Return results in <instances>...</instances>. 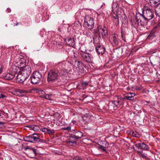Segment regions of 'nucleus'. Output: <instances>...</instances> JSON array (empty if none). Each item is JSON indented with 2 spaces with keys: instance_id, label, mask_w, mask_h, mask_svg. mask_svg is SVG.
Instances as JSON below:
<instances>
[{
  "instance_id": "obj_48",
  "label": "nucleus",
  "mask_w": 160,
  "mask_h": 160,
  "mask_svg": "<svg viewBox=\"0 0 160 160\" xmlns=\"http://www.w3.org/2000/svg\"><path fill=\"white\" fill-rule=\"evenodd\" d=\"M6 11L8 12H10L11 11V10L9 8H7Z\"/></svg>"
},
{
  "instance_id": "obj_31",
  "label": "nucleus",
  "mask_w": 160,
  "mask_h": 160,
  "mask_svg": "<svg viewBox=\"0 0 160 160\" xmlns=\"http://www.w3.org/2000/svg\"><path fill=\"white\" fill-rule=\"evenodd\" d=\"M35 142L36 143H38L39 142H42V140L40 139L38 137L33 136L32 142Z\"/></svg>"
},
{
  "instance_id": "obj_46",
  "label": "nucleus",
  "mask_w": 160,
  "mask_h": 160,
  "mask_svg": "<svg viewBox=\"0 0 160 160\" xmlns=\"http://www.w3.org/2000/svg\"><path fill=\"white\" fill-rule=\"evenodd\" d=\"M28 127H29V128H31L33 129V130H34L35 127H34L33 126H28Z\"/></svg>"
},
{
  "instance_id": "obj_2",
  "label": "nucleus",
  "mask_w": 160,
  "mask_h": 160,
  "mask_svg": "<svg viewBox=\"0 0 160 160\" xmlns=\"http://www.w3.org/2000/svg\"><path fill=\"white\" fill-rule=\"evenodd\" d=\"M69 63H67L65 61L58 62L55 63L56 66H58L57 68V72H58L59 75L61 76H63L65 75V72L64 70H66L68 69Z\"/></svg>"
},
{
  "instance_id": "obj_6",
  "label": "nucleus",
  "mask_w": 160,
  "mask_h": 160,
  "mask_svg": "<svg viewBox=\"0 0 160 160\" xmlns=\"http://www.w3.org/2000/svg\"><path fill=\"white\" fill-rule=\"evenodd\" d=\"M97 29L98 31V38L101 36L103 39H104L108 35V32L106 28L103 26L98 25Z\"/></svg>"
},
{
  "instance_id": "obj_9",
  "label": "nucleus",
  "mask_w": 160,
  "mask_h": 160,
  "mask_svg": "<svg viewBox=\"0 0 160 160\" xmlns=\"http://www.w3.org/2000/svg\"><path fill=\"white\" fill-rule=\"evenodd\" d=\"M75 64L77 65V66L79 69V74L81 76H83L86 73V71L83 69V63L82 62L80 61H75Z\"/></svg>"
},
{
  "instance_id": "obj_52",
  "label": "nucleus",
  "mask_w": 160,
  "mask_h": 160,
  "mask_svg": "<svg viewBox=\"0 0 160 160\" xmlns=\"http://www.w3.org/2000/svg\"><path fill=\"white\" fill-rule=\"evenodd\" d=\"M158 157L160 159V153L158 155Z\"/></svg>"
},
{
  "instance_id": "obj_50",
  "label": "nucleus",
  "mask_w": 160,
  "mask_h": 160,
  "mask_svg": "<svg viewBox=\"0 0 160 160\" xmlns=\"http://www.w3.org/2000/svg\"><path fill=\"white\" fill-rule=\"evenodd\" d=\"M41 93L43 94H44L45 93V92L43 91H41Z\"/></svg>"
},
{
  "instance_id": "obj_42",
  "label": "nucleus",
  "mask_w": 160,
  "mask_h": 160,
  "mask_svg": "<svg viewBox=\"0 0 160 160\" xmlns=\"http://www.w3.org/2000/svg\"><path fill=\"white\" fill-rule=\"evenodd\" d=\"M91 33L87 31L86 32L85 35L87 37H90Z\"/></svg>"
},
{
  "instance_id": "obj_38",
  "label": "nucleus",
  "mask_w": 160,
  "mask_h": 160,
  "mask_svg": "<svg viewBox=\"0 0 160 160\" xmlns=\"http://www.w3.org/2000/svg\"><path fill=\"white\" fill-rule=\"evenodd\" d=\"M71 160H83V159L81 157L77 156L72 158Z\"/></svg>"
},
{
  "instance_id": "obj_44",
  "label": "nucleus",
  "mask_w": 160,
  "mask_h": 160,
  "mask_svg": "<svg viewBox=\"0 0 160 160\" xmlns=\"http://www.w3.org/2000/svg\"><path fill=\"white\" fill-rule=\"evenodd\" d=\"M2 66L1 64H0V74H1L2 73Z\"/></svg>"
},
{
  "instance_id": "obj_5",
  "label": "nucleus",
  "mask_w": 160,
  "mask_h": 160,
  "mask_svg": "<svg viewBox=\"0 0 160 160\" xmlns=\"http://www.w3.org/2000/svg\"><path fill=\"white\" fill-rule=\"evenodd\" d=\"M119 96L118 98V101H114L113 102H111L109 103L108 106L109 107L110 106L113 107L114 109H116L117 108L120 107L122 104L123 103L124 98H121Z\"/></svg>"
},
{
  "instance_id": "obj_30",
  "label": "nucleus",
  "mask_w": 160,
  "mask_h": 160,
  "mask_svg": "<svg viewBox=\"0 0 160 160\" xmlns=\"http://www.w3.org/2000/svg\"><path fill=\"white\" fill-rule=\"evenodd\" d=\"M156 15L158 17H160V5L154 7Z\"/></svg>"
},
{
  "instance_id": "obj_49",
  "label": "nucleus",
  "mask_w": 160,
  "mask_h": 160,
  "mask_svg": "<svg viewBox=\"0 0 160 160\" xmlns=\"http://www.w3.org/2000/svg\"><path fill=\"white\" fill-rule=\"evenodd\" d=\"M19 23H14L13 26H17V25H18Z\"/></svg>"
},
{
  "instance_id": "obj_51",
  "label": "nucleus",
  "mask_w": 160,
  "mask_h": 160,
  "mask_svg": "<svg viewBox=\"0 0 160 160\" xmlns=\"http://www.w3.org/2000/svg\"><path fill=\"white\" fill-rule=\"evenodd\" d=\"M3 122H0V125H1V124L3 125Z\"/></svg>"
},
{
  "instance_id": "obj_12",
  "label": "nucleus",
  "mask_w": 160,
  "mask_h": 160,
  "mask_svg": "<svg viewBox=\"0 0 160 160\" xmlns=\"http://www.w3.org/2000/svg\"><path fill=\"white\" fill-rule=\"evenodd\" d=\"M135 145L138 149H141L143 150H148L149 149L148 146L144 142L137 143Z\"/></svg>"
},
{
  "instance_id": "obj_37",
  "label": "nucleus",
  "mask_w": 160,
  "mask_h": 160,
  "mask_svg": "<svg viewBox=\"0 0 160 160\" xmlns=\"http://www.w3.org/2000/svg\"><path fill=\"white\" fill-rule=\"evenodd\" d=\"M40 97L41 98H45L47 99H49L50 98V96L48 94H46L45 95H40Z\"/></svg>"
},
{
  "instance_id": "obj_8",
  "label": "nucleus",
  "mask_w": 160,
  "mask_h": 160,
  "mask_svg": "<svg viewBox=\"0 0 160 160\" xmlns=\"http://www.w3.org/2000/svg\"><path fill=\"white\" fill-rule=\"evenodd\" d=\"M80 54L85 61L88 63L92 62V57L91 54L85 52L81 51Z\"/></svg>"
},
{
  "instance_id": "obj_4",
  "label": "nucleus",
  "mask_w": 160,
  "mask_h": 160,
  "mask_svg": "<svg viewBox=\"0 0 160 160\" xmlns=\"http://www.w3.org/2000/svg\"><path fill=\"white\" fill-rule=\"evenodd\" d=\"M94 19L88 16H86L84 18L83 26L88 29L91 30L94 26Z\"/></svg>"
},
{
  "instance_id": "obj_35",
  "label": "nucleus",
  "mask_w": 160,
  "mask_h": 160,
  "mask_svg": "<svg viewBox=\"0 0 160 160\" xmlns=\"http://www.w3.org/2000/svg\"><path fill=\"white\" fill-rule=\"evenodd\" d=\"M132 135L133 137L139 138L141 136L140 134L136 132L132 131Z\"/></svg>"
},
{
  "instance_id": "obj_3",
  "label": "nucleus",
  "mask_w": 160,
  "mask_h": 160,
  "mask_svg": "<svg viewBox=\"0 0 160 160\" xmlns=\"http://www.w3.org/2000/svg\"><path fill=\"white\" fill-rule=\"evenodd\" d=\"M30 78L31 83L33 84H36L42 81V76L40 72L35 71L32 74Z\"/></svg>"
},
{
  "instance_id": "obj_1",
  "label": "nucleus",
  "mask_w": 160,
  "mask_h": 160,
  "mask_svg": "<svg viewBox=\"0 0 160 160\" xmlns=\"http://www.w3.org/2000/svg\"><path fill=\"white\" fill-rule=\"evenodd\" d=\"M58 78H59L60 81L58 80V83L56 84V85L59 86L63 85L65 82V80L63 76H61L59 75L58 72L50 70L48 73V81H55L56 80L58 79Z\"/></svg>"
},
{
  "instance_id": "obj_40",
  "label": "nucleus",
  "mask_w": 160,
  "mask_h": 160,
  "mask_svg": "<svg viewBox=\"0 0 160 160\" xmlns=\"http://www.w3.org/2000/svg\"><path fill=\"white\" fill-rule=\"evenodd\" d=\"M99 148L100 149H101L103 151H106V149H105V147L102 146V145H100L99 147Z\"/></svg>"
},
{
  "instance_id": "obj_22",
  "label": "nucleus",
  "mask_w": 160,
  "mask_h": 160,
  "mask_svg": "<svg viewBox=\"0 0 160 160\" xmlns=\"http://www.w3.org/2000/svg\"><path fill=\"white\" fill-rule=\"evenodd\" d=\"M156 33V30L155 29H152L150 32L147 38L149 39H152L154 37H156L155 33Z\"/></svg>"
},
{
  "instance_id": "obj_27",
  "label": "nucleus",
  "mask_w": 160,
  "mask_h": 160,
  "mask_svg": "<svg viewBox=\"0 0 160 160\" xmlns=\"http://www.w3.org/2000/svg\"><path fill=\"white\" fill-rule=\"evenodd\" d=\"M67 43L68 46L73 47L75 45L74 38H68Z\"/></svg>"
},
{
  "instance_id": "obj_10",
  "label": "nucleus",
  "mask_w": 160,
  "mask_h": 160,
  "mask_svg": "<svg viewBox=\"0 0 160 160\" xmlns=\"http://www.w3.org/2000/svg\"><path fill=\"white\" fill-rule=\"evenodd\" d=\"M20 69L21 70L20 72H21V73L27 76L28 77L31 72V68L28 65H27L23 68Z\"/></svg>"
},
{
  "instance_id": "obj_19",
  "label": "nucleus",
  "mask_w": 160,
  "mask_h": 160,
  "mask_svg": "<svg viewBox=\"0 0 160 160\" xmlns=\"http://www.w3.org/2000/svg\"><path fill=\"white\" fill-rule=\"evenodd\" d=\"M135 96V94L133 93H127L125 94L124 99H126L129 100H134V96Z\"/></svg>"
},
{
  "instance_id": "obj_16",
  "label": "nucleus",
  "mask_w": 160,
  "mask_h": 160,
  "mask_svg": "<svg viewBox=\"0 0 160 160\" xmlns=\"http://www.w3.org/2000/svg\"><path fill=\"white\" fill-rule=\"evenodd\" d=\"M93 31V33L94 35L93 37V43L95 44H98L99 42V39L97 38V34L98 32V30L94 29Z\"/></svg>"
},
{
  "instance_id": "obj_28",
  "label": "nucleus",
  "mask_w": 160,
  "mask_h": 160,
  "mask_svg": "<svg viewBox=\"0 0 160 160\" xmlns=\"http://www.w3.org/2000/svg\"><path fill=\"white\" fill-rule=\"evenodd\" d=\"M78 139L73 136V134H70V137L68 139V142L72 143H75L77 141Z\"/></svg>"
},
{
  "instance_id": "obj_21",
  "label": "nucleus",
  "mask_w": 160,
  "mask_h": 160,
  "mask_svg": "<svg viewBox=\"0 0 160 160\" xmlns=\"http://www.w3.org/2000/svg\"><path fill=\"white\" fill-rule=\"evenodd\" d=\"M118 10L117 6H116V8H114L113 7H112V12H113L115 16L113 15L112 18L114 19H116L119 18V12H117V10Z\"/></svg>"
},
{
  "instance_id": "obj_14",
  "label": "nucleus",
  "mask_w": 160,
  "mask_h": 160,
  "mask_svg": "<svg viewBox=\"0 0 160 160\" xmlns=\"http://www.w3.org/2000/svg\"><path fill=\"white\" fill-rule=\"evenodd\" d=\"M96 50L98 54H103L105 52V48L102 46L98 45L96 47Z\"/></svg>"
},
{
  "instance_id": "obj_29",
  "label": "nucleus",
  "mask_w": 160,
  "mask_h": 160,
  "mask_svg": "<svg viewBox=\"0 0 160 160\" xmlns=\"http://www.w3.org/2000/svg\"><path fill=\"white\" fill-rule=\"evenodd\" d=\"M121 35L122 39L124 42H127L128 41V39L126 37L125 32L123 31L122 29L121 30Z\"/></svg>"
},
{
  "instance_id": "obj_34",
  "label": "nucleus",
  "mask_w": 160,
  "mask_h": 160,
  "mask_svg": "<svg viewBox=\"0 0 160 160\" xmlns=\"http://www.w3.org/2000/svg\"><path fill=\"white\" fill-rule=\"evenodd\" d=\"M63 129L64 130L69 131L71 132H73V131H74V129L72 128L70 126L64 128Z\"/></svg>"
},
{
  "instance_id": "obj_26",
  "label": "nucleus",
  "mask_w": 160,
  "mask_h": 160,
  "mask_svg": "<svg viewBox=\"0 0 160 160\" xmlns=\"http://www.w3.org/2000/svg\"><path fill=\"white\" fill-rule=\"evenodd\" d=\"M35 135L36 134L35 133H34L31 136L25 137L23 138L24 140L26 142H32L33 136Z\"/></svg>"
},
{
  "instance_id": "obj_41",
  "label": "nucleus",
  "mask_w": 160,
  "mask_h": 160,
  "mask_svg": "<svg viewBox=\"0 0 160 160\" xmlns=\"http://www.w3.org/2000/svg\"><path fill=\"white\" fill-rule=\"evenodd\" d=\"M6 96L3 94H0V98H2L3 99H5Z\"/></svg>"
},
{
  "instance_id": "obj_53",
  "label": "nucleus",
  "mask_w": 160,
  "mask_h": 160,
  "mask_svg": "<svg viewBox=\"0 0 160 160\" xmlns=\"http://www.w3.org/2000/svg\"><path fill=\"white\" fill-rule=\"evenodd\" d=\"M146 102L147 103H149L150 102H148V101H146Z\"/></svg>"
},
{
  "instance_id": "obj_36",
  "label": "nucleus",
  "mask_w": 160,
  "mask_h": 160,
  "mask_svg": "<svg viewBox=\"0 0 160 160\" xmlns=\"http://www.w3.org/2000/svg\"><path fill=\"white\" fill-rule=\"evenodd\" d=\"M28 149H30V150H31V151L35 155H36V149H34V148H29L28 147H27L26 148V150H27Z\"/></svg>"
},
{
  "instance_id": "obj_47",
  "label": "nucleus",
  "mask_w": 160,
  "mask_h": 160,
  "mask_svg": "<svg viewBox=\"0 0 160 160\" xmlns=\"http://www.w3.org/2000/svg\"><path fill=\"white\" fill-rule=\"evenodd\" d=\"M140 23L141 25L142 26L144 25V23L143 22H142V21H140Z\"/></svg>"
},
{
  "instance_id": "obj_23",
  "label": "nucleus",
  "mask_w": 160,
  "mask_h": 160,
  "mask_svg": "<svg viewBox=\"0 0 160 160\" xmlns=\"http://www.w3.org/2000/svg\"><path fill=\"white\" fill-rule=\"evenodd\" d=\"M131 25L134 28L137 27L139 24V22L137 21L136 19H135L134 17L131 18Z\"/></svg>"
},
{
  "instance_id": "obj_18",
  "label": "nucleus",
  "mask_w": 160,
  "mask_h": 160,
  "mask_svg": "<svg viewBox=\"0 0 160 160\" xmlns=\"http://www.w3.org/2000/svg\"><path fill=\"white\" fill-rule=\"evenodd\" d=\"M73 136L75 137L77 139L82 138L83 135V133L82 132L79 131H76L74 129V131L73 132Z\"/></svg>"
},
{
  "instance_id": "obj_20",
  "label": "nucleus",
  "mask_w": 160,
  "mask_h": 160,
  "mask_svg": "<svg viewBox=\"0 0 160 160\" xmlns=\"http://www.w3.org/2000/svg\"><path fill=\"white\" fill-rule=\"evenodd\" d=\"M26 60L24 58L21 59L18 62V65H19L20 69L26 66Z\"/></svg>"
},
{
  "instance_id": "obj_17",
  "label": "nucleus",
  "mask_w": 160,
  "mask_h": 160,
  "mask_svg": "<svg viewBox=\"0 0 160 160\" xmlns=\"http://www.w3.org/2000/svg\"><path fill=\"white\" fill-rule=\"evenodd\" d=\"M91 118V116L88 114H85L82 117V122L84 124H87L88 122L89 121V120Z\"/></svg>"
},
{
  "instance_id": "obj_45",
  "label": "nucleus",
  "mask_w": 160,
  "mask_h": 160,
  "mask_svg": "<svg viewBox=\"0 0 160 160\" xmlns=\"http://www.w3.org/2000/svg\"><path fill=\"white\" fill-rule=\"evenodd\" d=\"M142 16L143 17L142 18H140V19L139 20V21H141L142 19H144V17L143 16V14L142 13Z\"/></svg>"
},
{
  "instance_id": "obj_39",
  "label": "nucleus",
  "mask_w": 160,
  "mask_h": 160,
  "mask_svg": "<svg viewBox=\"0 0 160 160\" xmlns=\"http://www.w3.org/2000/svg\"><path fill=\"white\" fill-rule=\"evenodd\" d=\"M113 20L116 25H118L119 23V18L116 19H113Z\"/></svg>"
},
{
  "instance_id": "obj_33",
  "label": "nucleus",
  "mask_w": 160,
  "mask_h": 160,
  "mask_svg": "<svg viewBox=\"0 0 160 160\" xmlns=\"http://www.w3.org/2000/svg\"><path fill=\"white\" fill-rule=\"evenodd\" d=\"M42 131L43 132H47L48 134L53 133V130H50L48 128H43Z\"/></svg>"
},
{
  "instance_id": "obj_43",
  "label": "nucleus",
  "mask_w": 160,
  "mask_h": 160,
  "mask_svg": "<svg viewBox=\"0 0 160 160\" xmlns=\"http://www.w3.org/2000/svg\"><path fill=\"white\" fill-rule=\"evenodd\" d=\"M62 42H59L58 43H56V46L57 48H58V47H60L59 46H62Z\"/></svg>"
},
{
  "instance_id": "obj_24",
  "label": "nucleus",
  "mask_w": 160,
  "mask_h": 160,
  "mask_svg": "<svg viewBox=\"0 0 160 160\" xmlns=\"http://www.w3.org/2000/svg\"><path fill=\"white\" fill-rule=\"evenodd\" d=\"M149 2L154 7L158 6L160 4V0H149Z\"/></svg>"
},
{
  "instance_id": "obj_25",
  "label": "nucleus",
  "mask_w": 160,
  "mask_h": 160,
  "mask_svg": "<svg viewBox=\"0 0 160 160\" xmlns=\"http://www.w3.org/2000/svg\"><path fill=\"white\" fill-rule=\"evenodd\" d=\"M88 83L87 82H82L81 84H79L78 87L80 89H84L86 88V87L88 85Z\"/></svg>"
},
{
  "instance_id": "obj_7",
  "label": "nucleus",
  "mask_w": 160,
  "mask_h": 160,
  "mask_svg": "<svg viewBox=\"0 0 160 160\" xmlns=\"http://www.w3.org/2000/svg\"><path fill=\"white\" fill-rule=\"evenodd\" d=\"M144 20H148L151 19L154 16V13L149 8L144 10L142 12Z\"/></svg>"
},
{
  "instance_id": "obj_15",
  "label": "nucleus",
  "mask_w": 160,
  "mask_h": 160,
  "mask_svg": "<svg viewBox=\"0 0 160 160\" xmlns=\"http://www.w3.org/2000/svg\"><path fill=\"white\" fill-rule=\"evenodd\" d=\"M111 39L113 44L115 45H118L119 43V40L118 36L116 34L112 35L111 36Z\"/></svg>"
},
{
  "instance_id": "obj_11",
  "label": "nucleus",
  "mask_w": 160,
  "mask_h": 160,
  "mask_svg": "<svg viewBox=\"0 0 160 160\" xmlns=\"http://www.w3.org/2000/svg\"><path fill=\"white\" fill-rule=\"evenodd\" d=\"M28 78L27 76L21 73L20 72L17 75V79L18 81L20 83H23L24 81Z\"/></svg>"
},
{
  "instance_id": "obj_13",
  "label": "nucleus",
  "mask_w": 160,
  "mask_h": 160,
  "mask_svg": "<svg viewBox=\"0 0 160 160\" xmlns=\"http://www.w3.org/2000/svg\"><path fill=\"white\" fill-rule=\"evenodd\" d=\"M15 76L14 73L13 72H7L3 74V77L6 80H10L13 79Z\"/></svg>"
},
{
  "instance_id": "obj_32",
  "label": "nucleus",
  "mask_w": 160,
  "mask_h": 160,
  "mask_svg": "<svg viewBox=\"0 0 160 160\" xmlns=\"http://www.w3.org/2000/svg\"><path fill=\"white\" fill-rule=\"evenodd\" d=\"M143 17L142 16V14L140 13H137L136 14L135 16L136 20L138 22H139V20L140 18Z\"/></svg>"
}]
</instances>
